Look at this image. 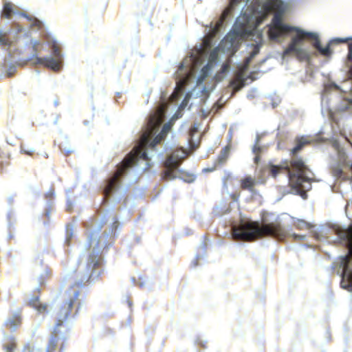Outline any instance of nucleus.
I'll use <instances>...</instances> for the list:
<instances>
[{"label": "nucleus", "mask_w": 352, "mask_h": 352, "mask_svg": "<svg viewBox=\"0 0 352 352\" xmlns=\"http://www.w3.org/2000/svg\"><path fill=\"white\" fill-rule=\"evenodd\" d=\"M7 143L10 144H12V143L11 142V140H9V141H8V140H7Z\"/></svg>", "instance_id": "nucleus-38"}, {"label": "nucleus", "mask_w": 352, "mask_h": 352, "mask_svg": "<svg viewBox=\"0 0 352 352\" xmlns=\"http://www.w3.org/2000/svg\"><path fill=\"white\" fill-rule=\"evenodd\" d=\"M199 128V124L195 123L192 129L190 130L191 133H196Z\"/></svg>", "instance_id": "nucleus-28"}, {"label": "nucleus", "mask_w": 352, "mask_h": 352, "mask_svg": "<svg viewBox=\"0 0 352 352\" xmlns=\"http://www.w3.org/2000/svg\"><path fill=\"white\" fill-rule=\"evenodd\" d=\"M67 204H68V206H67V210H71L72 208V203L70 201V200L68 199V201H67Z\"/></svg>", "instance_id": "nucleus-32"}, {"label": "nucleus", "mask_w": 352, "mask_h": 352, "mask_svg": "<svg viewBox=\"0 0 352 352\" xmlns=\"http://www.w3.org/2000/svg\"><path fill=\"white\" fill-rule=\"evenodd\" d=\"M331 91H342V92H346V90H345L342 87L338 86L334 82H332V81L329 80L327 82L324 84V91H323L322 99L324 98L325 95H327Z\"/></svg>", "instance_id": "nucleus-14"}, {"label": "nucleus", "mask_w": 352, "mask_h": 352, "mask_svg": "<svg viewBox=\"0 0 352 352\" xmlns=\"http://www.w3.org/2000/svg\"><path fill=\"white\" fill-rule=\"evenodd\" d=\"M223 188H224V189H227L228 188L227 185H226V182L225 180L223 181Z\"/></svg>", "instance_id": "nucleus-34"}, {"label": "nucleus", "mask_w": 352, "mask_h": 352, "mask_svg": "<svg viewBox=\"0 0 352 352\" xmlns=\"http://www.w3.org/2000/svg\"><path fill=\"white\" fill-rule=\"evenodd\" d=\"M332 147L336 153L337 157L331 164V171L333 176L336 178L349 179L350 177L346 171H351L352 177V162L347 160L344 149L338 140H334L332 142Z\"/></svg>", "instance_id": "nucleus-8"}, {"label": "nucleus", "mask_w": 352, "mask_h": 352, "mask_svg": "<svg viewBox=\"0 0 352 352\" xmlns=\"http://www.w3.org/2000/svg\"><path fill=\"white\" fill-rule=\"evenodd\" d=\"M203 256H204V254L203 255L197 254L196 256L195 260L192 261V264L193 265L194 267H195L198 265V263H197L198 260L200 259Z\"/></svg>", "instance_id": "nucleus-26"}, {"label": "nucleus", "mask_w": 352, "mask_h": 352, "mask_svg": "<svg viewBox=\"0 0 352 352\" xmlns=\"http://www.w3.org/2000/svg\"><path fill=\"white\" fill-rule=\"evenodd\" d=\"M294 226L300 230H311L312 234L318 241L340 243L347 248L348 254L340 256L333 266L341 277L342 288L352 293V226L346 228L334 225L314 230L316 226L300 219L294 222Z\"/></svg>", "instance_id": "nucleus-3"}, {"label": "nucleus", "mask_w": 352, "mask_h": 352, "mask_svg": "<svg viewBox=\"0 0 352 352\" xmlns=\"http://www.w3.org/2000/svg\"><path fill=\"white\" fill-rule=\"evenodd\" d=\"M49 45L52 48L53 56H47L45 58L36 57L35 64L45 65L54 71H58L63 66V57L59 50L58 42L55 38L47 41Z\"/></svg>", "instance_id": "nucleus-9"}, {"label": "nucleus", "mask_w": 352, "mask_h": 352, "mask_svg": "<svg viewBox=\"0 0 352 352\" xmlns=\"http://www.w3.org/2000/svg\"><path fill=\"white\" fill-rule=\"evenodd\" d=\"M22 15L28 18V19L30 21V26L33 30H39L43 26L42 22L38 20L37 19L28 17L25 14H22Z\"/></svg>", "instance_id": "nucleus-20"}, {"label": "nucleus", "mask_w": 352, "mask_h": 352, "mask_svg": "<svg viewBox=\"0 0 352 352\" xmlns=\"http://www.w3.org/2000/svg\"><path fill=\"white\" fill-rule=\"evenodd\" d=\"M265 182V177L262 176H258V177L253 178L252 176H247L244 179L241 180V186L243 189H248L251 192H254V187L256 184H263Z\"/></svg>", "instance_id": "nucleus-10"}, {"label": "nucleus", "mask_w": 352, "mask_h": 352, "mask_svg": "<svg viewBox=\"0 0 352 352\" xmlns=\"http://www.w3.org/2000/svg\"><path fill=\"white\" fill-rule=\"evenodd\" d=\"M54 104H55L56 105H58V102H57L56 100H54Z\"/></svg>", "instance_id": "nucleus-40"}, {"label": "nucleus", "mask_w": 352, "mask_h": 352, "mask_svg": "<svg viewBox=\"0 0 352 352\" xmlns=\"http://www.w3.org/2000/svg\"><path fill=\"white\" fill-rule=\"evenodd\" d=\"M310 142V138L307 136L297 138L296 145L292 150L293 158L289 164L286 162L280 166L272 165L268 168L270 174L274 178H276L280 170L284 169L292 188V193L300 195L304 199L306 197V192L311 188L314 174L307 168L305 162L296 156V153Z\"/></svg>", "instance_id": "nucleus-4"}, {"label": "nucleus", "mask_w": 352, "mask_h": 352, "mask_svg": "<svg viewBox=\"0 0 352 352\" xmlns=\"http://www.w3.org/2000/svg\"><path fill=\"white\" fill-rule=\"evenodd\" d=\"M349 38H338L336 39H335L336 41L338 42V43H340V42H346L347 40H349Z\"/></svg>", "instance_id": "nucleus-30"}, {"label": "nucleus", "mask_w": 352, "mask_h": 352, "mask_svg": "<svg viewBox=\"0 0 352 352\" xmlns=\"http://www.w3.org/2000/svg\"><path fill=\"white\" fill-rule=\"evenodd\" d=\"M73 236V232L72 230L69 228V226L67 228V233H66V241L68 243L69 239Z\"/></svg>", "instance_id": "nucleus-24"}, {"label": "nucleus", "mask_w": 352, "mask_h": 352, "mask_svg": "<svg viewBox=\"0 0 352 352\" xmlns=\"http://www.w3.org/2000/svg\"><path fill=\"white\" fill-rule=\"evenodd\" d=\"M3 346L6 352H13L16 348L15 338L12 336L5 335Z\"/></svg>", "instance_id": "nucleus-13"}, {"label": "nucleus", "mask_w": 352, "mask_h": 352, "mask_svg": "<svg viewBox=\"0 0 352 352\" xmlns=\"http://www.w3.org/2000/svg\"><path fill=\"white\" fill-rule=\"evenodd\" d=\"M14 13V12L12 8V4L10 2H5L2 15L6 18L9 19Z\"/></svg>", "instance_id": "nucleus-18"}, {"label": "nucleus", "mask_w": 352, "mask_h": 352, "mask_svg": "<svg viewBox=\"0 0 352 352\" xmlns=\"http://www.w3.org/2000/svg\"><path fill=\"white\" fill-rule=\"evenodd\" d=\"M230 66L228 64L223 63L220 66L221 69V74H219V78H223L224 76L229 72L230 71Z\"/></svg>", "instance_id": "nucleus-21"}, {"label": "nucleus", "mask_w": 352, "mask_h": 352, "mask_svg": "<svg viewBox=\"0 0 352 352\" xmlns=\"http://www.w3.org/2000/svg\"><path fill=\"white\" fill-rule=\"evenodd\" d=\"M60 350H63V342L61 344V346H60Z\"/></svg>", "instance_id": "nucleus-37"}, {"label": "nucleus", "mask_w": 352, "mask_h": 352, "mask_svg": "<svg viewBox=\"0 0 352 352\" xmlns=\"http://www.w3.org/2000/svg\"><path fill=\"white\" fill-rule=\"evenodd\" d=\"M186 156L187 151L183 148L177 149L169 155L164 162L165 171L162 178L166 180L179 178L188 183L192 182L195 177L193 175H187L183 170L179 168V165Z\"/></svg>", "instance_id": "nucleus-7"}, {"label": "nucleus", "mask_w": 352, "mask_h": 352, "mask_svg": "<svg viewBox=\"0 0 352 352\" xmlns=\"http://www.w3.org/2000/svg\"><path fill=\"white\" fill-rule=\"evenodd\" d=\"M206 247V243H201L200 245H199V248L204 250L205 248Z\"/></svg>", "instance_id": "nucleus-31"}, {"label": "nucleus", "mask_w": 352, "mask_h": 352, "mask_svg": "<svg viewBox=\"0 0 352 352\" xmlns=\"http://www.w3.org/2000/svg\"><path fill=\"white\" fill-rule=\"evenodd\" d=\"M21 150L22 153H25V154H28V155H32L34 153V149L32 148H30L28 150H25V148L21 147Z\"/></svg>", "instance_id": "nucleus-25"}, {"label": "nucleus", "mask_w": 352, "mask_h": 352, "mask_svg": "<svg viewBox=\"0 0 352 352\" xmlns=\"http://www.w3.org/2000/svg\"><path fill=\"white\" fill-rule=\"evenodd\" d=\"M292 6L289 1L281 0H230L229 6L223 10L218 21L215 23L211 22L206 28L207 35L199 44L203 45L209 53L215 44L214 38L225 28L228 21H233L235 11H240L241 15L236 19L233 29L211 52H215L216 60L220 63L221 54L228 53L230 56L239 50L243 49L242 52L245 54L244 67H248L252 58L258 54L260 50L256 42L248 41V38L254 36L257 28L266 16L276 10V13L271 24L268 25L267 34L271 41L276 42H282L288 35H292L291 42L283 52V58L293 54L300 60L310 61L311 54L308 49L304 47L305 39L309 41L313 47L322 56H331V42L323 47L318 33L306 31L283 22V15L289 12Z\"/></svg>", "instance_id": "nucleus-1"}, {"label": "nucleus", "mask_w": 352, "mask_h": 352, "mask_svg": "<svg viewBox=\"0 0 352 352\" xmlns=\"http://www.w3.org/2000/svg\"><path fill=\"white\" fill-rule=\"evenodd\" d=\"M285 228L279 222H269L267 217L263 218V223L241 218L239 226L232 227V236L236 240L254 241L265 236L278 239L285 233Z\"/></svg>", "instance_id": "nucleus-6"}, {"label": "nucleus", "mask_w": 352, "mask_h": 352, "mask_svg": "<svg viewBox=\"0 0 352 352\" xmlns=\"http://www.w3.org/2000/svg\"><path fill=\"white\" fill-rule=\"evenodd\" d=\"M232 197L234 201H236V196L234 195H232Z\"/></svg>", "instance_id": "nucleus-35"}, {"label": "nucleus", "mask_w": 352, "mask_h": 352, "mask_svg": "<svg viewBox=\"0 0 352 352\" xmlns=\"http://www.w3.org/2000/svg\"><path fill=\"white\" fill-rule=\"evenodd\" d=\"M30 303L39 313L48 314L52 310V308L48 305L41 303L38 297H32Z\"/></svg>", "instance_id": "nucleus-12"}, {"label": "nucleus", "mask_w": 352, "mask_h": 352, "mask_svg": "<svg viewBox=\"0 0 352 352\" xmlns=\"http://www.w3.org/2000/svg\"><path fill=\"white\" fill-rule=\"evenodd\" d=\"M230 151V146H226L221 150L219 155L218 156V159H217L219 164H223L226 161V160L229 155Z\"/></svg>", "instance_id": "nucleus-19"}, {"label": "nucleus", "mask_w": 352, "mask_h": 352, "mask_svg": "<svg viewBox=\"0 0 352 352\" xmlns=\"http://www.w3.org/2000/svg\"><path fill=\"white\" fill-rule=\"evenodd\" d=\"M54 196V190L52 189H50L46 193V197L47 198H50V197H52L53 198Z\"/></svg>", "instance_id": "nucleus-27"}, {"label": "nucleus", "mask_w": 352, "mask_h": 352, "mask_svg": "<svg viewBox=\"0 0 352 352\" xmlns=\"http://www.w3.org/2000/svg\"><path fill=\"white\" fill-rule=\"evenodd\" d=\"M46 216H47V217L50 216V211H48V210L46 211Z\"/></svg>", "instance_id": "nucleus-36"}, {"label": "nucleus", "mask_w": 352, "mask_h": 352, "mask_svg": "<svg viewBox=\"0 0 352 352\" xmlns=\"http://www.w3.org/2000/svg\"><path fill=\"white\" fill-rule=\"evenodd\" d=\"M32 45L34 47V50H36V46L39 45V41H37V40H32Z\"/></svg>", "instance_id": "nucleus-29"}, {"label": "nucleus", "mask_w": 352, "mask_h": 352, "mask_svg": "<svg viewBox=\"0 0 352 352\" xmlns=\"http://www.w3.org/2000/svg\"><path fill=\"white\" fill-rule=\"evenodd\" d=\"M102 228V223H100L92 226L88 241L85 244L80 256L79 272L87 281L92 277H98L100 273L99 268L102 262L101 253L106 246L104 243H101L99 238Z\"/></svg>", "instance_id": "nucleus-5"}, {"label": "nucleus", "mask_w": 352, "mask_h": 352, "mask_svg": "<svg viewBox=\"0 0 352 352\" xmlns=\"http://www.w3.org/2000/svg\"><path fill=\"white\" fill-rule=\"evenodd\" d=\"M12 42V36H10V33L0 30V45L8 47L11 45Z\"/></svg>", "instance_id": "nucleus-16"}, {"label": "nucleus", "mask_w": 352, "mask_h": 352, "mask_svg": "<svg viewBox=\"0 0 352 352\" xmlns=\"http://www.w3.org/2000/svg\"><path fill=\"white\" fill-rule=\"evenodd\" d=\"M107 221L109 222V223L112 225V228H111V230L109 231V232H104L107 238L109 235V233L110 232L112 233L113 230H116V228L119 225V222H118L117 216L114 213H110L109 219H107Z\"/></svg>", "instance_id": "nucleus-17"}, {"label": "nucleus", "mask_w": 352, "mask_h": 352, "mask_svg": "<svg viewBox=\"0 0 352 352\" xmlns=\"http://www.w3.org/2000/svg\"><path fill=\"white\" fill-rule=\"evenodd\" d=\"M177 118H178V116H177V113H175L173 116L172 119H177Z\"/></svg>", "instance_id": "nucleus-33"}, {"label": "nucleus", "mask_w": 352, "mask_h": 352, "mask_svg": "<svg viewBox=\"0 0 352 352\" xmlns=\"http://www.w3.org/2000/svg\"><path fill=\"white\" fill-rule=\"evenodd\" d=\"M292 237L295 239V240H298V241H303L306 239V235H304V234H292Z\"/></svg>", "instance_id": "nucleus-23"}, {"label": "nucleus", "mask_w": 352, "mask_h": 352, "mask_svg": "<svg viewBox=\"0 0 352 352\" xmlns=\"http://www.w3.org/2000/svg\"><path fill=\"white\" fill-rule=\"evenodd\" d=\"M65 142L64 144L61 143L60 144V148L63 151L65 152L67 154H69L73 152V150L69 146L66 138H65Z\"/></svg>", "instance_id": "nucleus-22"}, {"label": "nucleus", "mask_w": 352, "mask_h": 352, "mask_svg": "<svg viewBox=\"0 0 352 352\" xmlns=\"http://www.w3.org/2000/svg\"><path fill=\"white\" fill-rule=\"evenodd\" d=\"M7 143L10 144H12V143L11 142V140H9V141H8V140H7Z\"/></svg>", "instance_id": "nucleus-39"}, {"label": "nucleus", "mask_w": 352, "mask_h": 352, "mask_svg": "<svg viewBox=\"0 0 352 352\" xmlns=\"http://www.w3.org/2000/svg\"><path fill=\"white\" fill-rule=\"evenodd\" d=\"M264 135V133H257L255 139V144L252 147V152L256 155L254 157L255 163L258 164L260 158L258 157V154L262 152L263 147L261 146L258 144L261 138Z\"/></svg>", "instance_id": "nucleus-15"}, {"label": "nucleus", "mask_w": 352, "mask_h": 352, "mask_svg": "<svg viewBox=\"0 0 352 352\" xmlns=\"http://www.w3.org/2000/svg\"><path fill=\"white\" fill-rule=\"evenodd\" d=\"M21 323V316L19 312H15L13 315L8 318L5 322L6 327L12 331H14Z\"/></svg>", "instance_id": "nucleus-11"}, {"label": "nucleus", "mask_w": 352, "mask_h": 352, "mask_svg": "<svg viewBox=\"0 0 352 352\" xmlns=\"http://www.w3.org/2000/svg\"><path fill=\"white\" fill-rule=\"evenodd\" d=\"M208 54L204 45L199 44L184 58L175 74L176 87L168 101L163 100L155 113L150 116L139 141L107 182L104 188L106 199L116 201L125 193L127 188L137 181L139 175L148 170L151 166L148 148H154L160 144L172 126L171 121H169L157 134L169 107L173 105L171 113L182 111L186 107L190 99L201 98L208 93L203 82L212 74L214 67L219 66L215 52H210L209 56Z\"/></svg>", "instance_id": "nucleus-2"}]
</instances>
